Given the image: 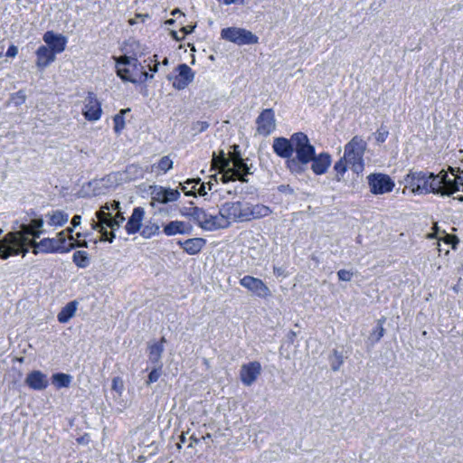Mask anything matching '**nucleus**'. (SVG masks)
Listing matches in <instances>:
<instances>
[{
  "instance_id": "37",
  "label": "nucleus",
  "mask_w": 463,
  "mask_h": 463,
  "mask_svg": "<svg viewBox=\"0 0 463 463\" xmlns=\"http://www.w3.org/2000/svg\"><path fill=\"white\" fill-rule=\"evenodd\" d=\"M160 231V227L158 224L156 223H150L144 226V228L141 231V235L144 238H150L155 234H158Z\"/></svg>"
},
{
  "instance_id": "35",
  "label": "nucleus",
  "mask_w": 463,
  "mask_h": 463,
  "mask_svg": "<svg viewBox=\"0 0 463 463\" xmlns=\"http://www.w3.org/2000/svg\"><path fill=\"white\" fill-rule=\"evenodd\" d=\"M73 262L80 268H85L89 264L88 253L83 250H77L72 256Z\"/></svg>"
},
{
  "instance_id": "14",
  "label": "nucleus",
  "mask_w": 463,
  "mask_h": 463,
  "mask_svg": "<svg viewBox=\"0 0 463 463\" xmlns=\"http://www.w3.org/2000/svg\"><path fill=\"white\" fill-rule=\"evenodd\" d=\"M257 133L261 136L270 135L276 128L274 111L271 109H264L256 119Z\"/></svg>"
},
{
  "instance_id": "47",
  "label": "nucleus",
  "mask_w": 463,
  "mask_h": 463,
  "mask_svg": "<svg viewBox=\"0 0 463 463\" xmlns=\"http://www.w3.org/2000/svg\"><path fill=\"white\" fill-rule=\"evenodd\" d=\"M112 390L115 391L118 395H121L124 390V383L121 378L115 377L112 380Z\"/></svg>"
},
{
  "instance_id": "61",
  "label": "nucleus",
  "mask_w": 463,
  "mask_h": 463,
  "mask_svg": "<svg viewBox=\"0 0 463 463\" xmlns=\"http://www.w3.org/2000/svg\"><path fill=\"white\" fill-rule=\"evenodd\" d=\"M158 65H159V62L156 60H155V64L153 66L149 65L150 71H152L154 72L157 71Z\"/></svg>"
},
{
  "instance_id": "62",
  "label": "nucleus",
  "mask_w": 463,
  "mask_h": 463,
  "mask_svg": "<svg viewBox=\"0 0 463 463\" xmlns=\"http://www.w3.org/2000/svg\"><path fill=\"white\" fill-rule=\"evenodd\" d=\"M446 239H447V240H446V242H447V243H452V242H453V241H457V238H456V237L451 236V235H448V234H446Z\"/></svg>"
},
{
  "instance_id": "17",
  "label": "nucleus",
  "mask_w": 463,
  "mask_h": 463,
  "mask_svg": "<svg viewBox=\"0 0 463 463\" xmlns=\"http://www.w3.org/2000/svg\"><path fill=\"white\" fill-rule=\"evenodd\" d=\"M176 71L178 74L175 77L173 86L177 90H184L194 80V73L185 63L179 64Z\"/></svg>"
},
{
  "instance_id": "10",
  "label": "nucleus",
  "mask_w": 463,
  "mask_h": 463,
  "mask_svg": "<svg viewBox=\"0 0 463 463\" xmlns=\"http://www.w3.org/2000/svg\"><path fill=\"white\" fill-rule=\"evenodd\" d=\"M405 187L410 188L413 194H425L430 193L429 173L410 172L404 178Z\"/></svg>"
},
{
  "instance_id": "16",
  "label": "nucleus",
  "mask_w": 463,
  "mask_h": 463,
  "mask_svg": "<svg viewBox=\"0 0 463 463\" xmlns=\"http://www.w3.org/2000/svg\"><path fill=\"white\" fill-rule=\"evenodd\" d=\"M82 113L86 119L90 121L99 119L102 109L100 103L94 93L89 92L87 98L85 99Z\"/></svg>"
},
{
  "instance_id": "11",
  "label": "nucleus",
  "mask_w": 463,
  "mask_h": 463,
  "mask_svg": "<svg viewBox=\"0 0 463 463\" xmlns=\"http://www.w3.org/2000/svg\"><path fill=\"white\" fill-rule=\"evenodd\" d=\"M222 38L239 45L251 44L258 42V37L242 28L228 27L221 32Z\"/></svg>"
},
{
  "instance_id": "32",
  "label": "nucleus",
  "mask_w": 463,
  "mask_h": 463,
  "mask_svg": "<svg viewBox=\"0 0 463 463\" xmlns=\"http://www.w3.org/2000/svg\"><path fill=\"white\" fill-rule=\"evenodd\" d=\"M52 383L57 388L68 387L71 382V376L63 373H54L52 377Z\"/></svg>"
},
{
  "instance_id": "52",
  "label": "nucleus",
  "mask_w": 463,
  "mask_h": 463,
  "mask_svg": "<svg viewBox=\"0 0 463 463\" xmlns=\"http://www.w3.org/2000/svg\"><path fill=\"white\" fill-rule=\"evenodd\" d=\"M77 247H88V242L86 241H78L76 242L66 243V248H70V250Z\"/></svg>"
},
{
  "instance_id": "40",
  "label": "nucleus",
  "mask_w": 463,
  "mask_h": 463,
  "mask_svg": "<svg viewBox=\"0 0 463 463\" xmlns=\"http://www.w3.org/2000/svg\"><path fill=\"white\" fill-rule=\"evenodd\" d=\"M346 164L344 157L337 161L334 166L335 171L336 172L335 179L340 181L346 171Z\"/></svg>"
},
{
  "instance_id": "44",
  "label": "nucleus",
  "mask_w": 463,
  "mask_h": 463,
  "mask_svg": "<svg viewBox=\"0 0 463 463\" xmlns=\"http://www.w3.org/2000/svg\"><path fill=\"white\" fill-rule=\"evenodd\" d=\"M99 210H104V212L109 213H111L110 211H115L116 213H118V210H121L120 202L114 200L111 203H106L100 207Z\"/></svg>"
},
{
  "instance_id": "31",
  "label": "nucleus",
  "mask_w": 463,
  "mask_h": 463,
  "mask_svg": "<svg viewBox=\"0 0 463 463\" xmlns=\"http://www.w3.org/2000/svg\"><path fill=\"white\" fill-rule=\"evenodd\" d=\"M77 310V302L71 301L69 302L57 316L58 321L60 323H67L76 313Z\"/></svg>"
},
{
  "instance_id": "24",
  "label": "nucleus",
  "mask_w": 463,
  "mask_h": 463,
  "mask_svg": "<svg viewBox=\"0 0 463 463\" xmlns=\"http://www.w3.org/2000/svg\"><path fill=\"white\" fill-rule=\"evenodd\" d=\"M144 215L145 211L142 207H136L133 210V213L125 226L128 234H135L140 230Z\"/></svg>"
},
{
  "instance_id": "15",
  "label": "nucleus",
  "mask_w": 463,
  "mask_h": 463,
  "mask_svg": "<svg viewBox=\"0 0 463 463\" xmlns=\"http://www.w3.org/2000/svg\"><path fill=\"white\" fill-rule=\"evenodd\" d=\"M240 284L259 298H267L270 296L269 288L258 278L244 276L241 279Z\"/></svg>"
},
{
  "instance_id": "39",
  "label": "nucleus",
  "mask_w": 463,
  "mask_h": 463,
  "mask_svg": "<svg viewBox=\"0 0 463 463\" xmlns=\"http://www.w3.org/2000/svg\"><path fill=\"white\" fill-rule=\"evenodd\" d=\"M117 68V74L118 76L123 80V81H129V82H137V80L130 77L129 75V70L126 68L125 66H120V64H116Z\"/></svg>"
},
{
  "instance_id": "28",
  "label": "nucleus",
  "mask_w": 463,
  "mask_h": 463,
  "mask_svg": "<svg viewBox=\"0 0 463 463\" xmlns=\"http://www.w3.org/2000/svg\"><path fill=\"white\" fill-rule=\"evenodd\" d=\"M148 350V364H151V366H163L161 358L165 348L162 343L150 344Z\"/></svg>"
},
{
  "instance_id": "3",
  "label": "nucleus",
  "mask_w": 463,
  "mask_h": 463,
  "mask_svg": "<svg viewBox=\"0 0 463 463\" xmlns=\"http://www.w3.org/2000/svg\"><path fill=\"white\" fill-rule=\"evenodd\" d=\"M97 220H91V228L101 234L100 241L112 242L115 239L114 231L118 229L121 225V221L112 219V213L99 210L95 213Z\"/></svg>"
},
{
  "instance_id": "36",
  "label": "nucleus",
  "mask_w": 463,
  "mask_h": 463,
  "mask_svg": "<svg viewBox=\"0 0 463 463\" xmlns=\"http://www.w3.org/2000/svg\"><path fill=\"white\" fill-rule=\"evenodd\" d=\"M329 361L332 370L338 371L344 363L343 355L341 353L335 349L329 357Z\"/></svg>"
},
{
  "instance_id": "58",
  "label": "nucleus",
  "mask_w": 463,
  "mask_h": 463,
  "mask_svg": "<svg viewBox=\"0 0 463 463\" xmlns=\"http://www.w3.org/2000/svg\"><path fill=\"white\" fill-rule=\"evenodd\" d=\"M112 219H118L123 222L125 221L124 213L121 210H118V213H116L115 216L112 215Z\"/></svg>"
},
{
  "instance_id": "57",
  "label": "nucleus",
  "mask_w": 463,
  "mask_h": 463,
  "mask_svg": "<svg viewBox=\"0 0 463 463\" xmlns=\"http://www.w3.org/2000/svg\"><path fill=\"white\" fill-rule=\"evenodd\" d=\"M62 232H65V235L68 234V238L70 241H75V238L72 235L73 227H68L67 229L63 230Z\"/></svg>"
},
{
  "instance_id": "21",
  "label": "nucleus",
  "mask_w": 463,
  "mask_h": 463,
  "mask_svg": "<svg viewBox=\"0 0 463 463\" xmlns=\"http://www.w3.org/2000/svg\"><path fill=\"white\" fill-rule=\"evenodd\" d=\"M272 148L279 156L287 158L288 160L291 159L294 153V142H292V137L290 139L286 137H275Z\"/></svg>"
},
{
  "instance_id": "1",
  "label": "nucleus",
  "mask_w": 463,
  "mask_h": 463,
  "mask_svg": "<svg viewBox=\"0 0 463 463\" xmlns=\"http://www.w3.org/2000/svg\"><path fill=\"white\" fill-rule=\"evenodd\" d=\"M234 152L230 153V156L226 157L223 151H221V156H216L213 153V163L214 167L219 168L222 174L223 183L229 181L240 180L242 183H247L246 176L251 175V165H248L237 149L239 146H233Z\"/></svg>"
},
{
  "instance_id": "19",
  "label": "nucleus",
  "mask_w": 463,
  "mask_h": 463,
  "mask_svg": "<svg viewBox=\"0 0 463 463\" xmlns=\"http://www.w3.org/2000/svg\"><path fill=\"white\" fill-rule=\"evenodd\" d=\"M228 226L229 222L224 219L220 208L217 214H212L206 212V216H204L201 228L205 231H215L219 229H225Z\"/></svg>"
},
{
  "instance_id": "46",
  "label": "nucleus",
  "mask_w": 463,
  "mask_h": 463,
  "mask_svg": "<svg viewBox=\"0 0 463 463\" xmlns=\"http://www.w3.org/2000/svg\"><path fill=\"white\" fill-rule=\"evenodd\" d=\"M389 136V131L385 127H381L375 133V139L378 143H383Z\"/></svg>"
},
{
  "instance_id": "29",
  "label": "nucleus",
  "mask_w": 463,
  "mask_h": 463,
  "mask_svg": "<svg viewBox=\"0 0 463 463\" xmlns=\"http://www.w3.org/2000/svg\"><path fill=\"white\" fill-rule=\"evenodd\" d=\"M48 225L53 227H61L69 221L68 213L61 210L52 211L45 214Z\"/></svg>"
},
{
  "instance_id": "18",
  "label": "nucleus",
  "mask_w": 463,
  "mask_h": 463,
  "mask_svg": "<svg viewBox=\"0 0 463 463\" xmlns=\"http://www.w3.org/2000/svg\"><path fill=\"white\" fill-rule=\"evenodd\" d=\"M43 40L46 43V46L53 51V53H61L65 50L67 38L60 33H55L52 31H47L43 36Z\"/></svg>"
},
{
  "instance_id": "38",
  "label": "nucleus",
  "mask_w": 463,
  "mask_h": 463,
  "mask_svg": "<svg viewBox=\"0 0 463 463\" xmlns=\"http://www.w3.org/2000/svg\"><path fill=\"white\" fill-rule=\"evenodd\" d=\"M163 366H151V372L148 374L147 380L146 382V385H150L158 381L162 374Z\"/></svg>"
},
{
  "instance_id": "33",
  "label": "nucleus",
  "mask_w": 463,
  "mask_h": 463,
  "mask_svg": "<svg viewBox=\"0 0 463 463\" xmlns=\"http://www.w3.org/2000/svg\"><path fill=\"white\" fill-rule=\"evenodd\" d=\"M130 109H121L119 113L116 114L113 118L114 121V131L117 134H119L122 129L125 128V120H124V114L128 112Z\"/></svg>"
},
{
  "instance_id": "20",
  "label": "nucleus",
  "mask_w": 463,
  "mask_h": 463,
  "mask_svg": "<svg viewBox=\"0 0 463 463\" xmlns=\"http://www.w3.org/2000/svg\"><path fill=\"white\" fill-rule=\"evenodd\" d=\"M261 372V366L259 362H251L243 364L241 368V380L243 384L250 386L259 377Z\"/></svg>"
},
{
  "instance_id": "8",
  "label": "nucleus",
  "mask_w": 463,
  "mask_h": 463,
  "mask_svg": "<svg viewBox=\"0 0 463 463\" xmlns=\"http://www.w3.org/2000/svg\"><path fill=\"white\" fill-rule=\"evenodd\" d=\"M249 203L247 202H227L221 205L222 214L229 222L248 221Z\"/></svg>"
},
{
  "instance_id": "9",
  "label": "nucleus",
  "mask_w": 463,
  "mask_h": 463,
  "mask_svg": "<svg viewBox=\"0 0 463 463\" xmlns=\"http://www.w3.org/2000/svg\"><path fill=\"white\" fill-rule=\"evenodd\" d=\"M23 239L19 233L8 232L2 240H0V258L8 259L12 255H24L22 248Z\"/></svg>"
},
{
  "instance_id": "56",
  "label": "nucleus",
  "mask_w": 463,
  "mask_h": 463,
  "mask_svg": "<svg viewBox=\"0 0 463 463\" xmlns=\"http://www.w3.org/2000/svg\"><path fill=\"white\" fill-rule=\"evenodd\" d=\"M81 217L80 215H74L71 219L72 227H78L80 224Z\"/></svg>"
},
{
  "instance_id": "60",
  "label": "nucleus",
  "mask_w": 463,
  "mask_h": 463,
  "mask_svg": "<svg viewBox=\"0 0 463 463\" xmlns=\"http://www.w3.org/2000/svg\"><path fill=\"white\" fill-rule=\"evenodd\" d=\"M200 439L194 435L190 437V444L188 447H193L194 444L199 443Z\"/></svg>"
},
{
  "instance_id": "42",
  "label": "nucleus",
  "mask_w": 463,
  "mask_h": 463,
  "mask_svg": "<svg viewBox=\"0 0 463 463\" xmlns=\"http://www.w3.org/2000/svg\"><path fill=\"white\" fill-rule=\"evenodd\" d=\"M384 321H385L384 318L379 319L377 322L376 328L372 333V337H374L375 338L374 340L376 342L379 341L384 335V328L383 326V324L384 323Z\"/></svg>"
},
{
  "instance_id": "53",
  "label": "nucleus",
  "mask_w": 463,
  "mask_h": 463,
  "mask_svg": "<svg viewBox=\"0 0 463 463\" xmlns=\"http://www.w3.org/2000/svg\"><path fill=\"white\" fill-rule=\"evenodd\" d=\"M195 207L196 206L184 207L181 210V214L183 216H185V217H188V218L192 219V217L194 215V210H195Z\"/></svg>"
},
{
  "instance_id": "50",
  "label": "nucleus",
  "mask_w": 463,
  "mask_h": 463,
  "mask_svg": "<svg viewBox=\"0 0 463 463\" xmlns=\"http://www.w3.org/2000/svg\"><path fill=\"white\" fill-rule=\"evenodd\" d=\"M209 128V124L206 121H197L194 123L192 129L195 133H202L205 131Z\"/></svg>"
},
{
  "instance_id": "22",
  "label": "nucleus",
  "mask_w": 463,
  "mask_h": 463,
  "mask_svg": "<svg viewBox=\"0 0 463 463\" xmlns=\"http://www.w3.org/2000/svg\"><path fill=\"white\" fill-rule=\"evenodd\" d=\"M25 383L33 390L42 391L48 386V377L41 371L34 370L27 374Z\"/></svg>"
},
{
  "instance_id": "34",
  "label": "nucleus",
  "mask_w": 463,
  "mask_h": 463,
  "mask_svg": "<svg viewBox=\"0 0 463 463\" xmlns=\"http://www.w3.org/2000/svg\"><path fill=\"white\" fill-rule=\"evenodd\" d=\"M200 178L187 179L184 184H181V189L186 195H194L196 194V184H199Z\"/></svg>"
},
{
  "instance_id": "2",
  "label": "nucleus",
  "mask_w": 463,
  "mask_h": 463,
  "mask_svg": "<svg viewBox=\"0 0 463 463\" xmlns=\"http://www.w3.org/2000/svg\"><path fill=\"white\" fill-rule=\"evenodd\" d=\"M292 142H294L296 156L288 160L287 165L291 172L301 173L313 159L316 149L314 146L310 144L307 136L303 132L293 134Z\"/></svg>"
},
{
  "instance_id": "7",
  "label": "nucleus",
  "mask_w": 463,
  "mask_h": 463,
  "mask_svg": "<svg viewBox=\"0 0 463 463\" xmlns=\"http://www.w3.org/2000/svg\"><path fill=\"white\" fill-rule=\"evenodd\" d=\"M43 219L42 218L33 219L29 224H21L19 231L13 232L14 233H19L23 239L22 248L24 250V256L29 251V241L40 238L44 232L43 229Z\"/></svg>"
},
{
  "instance_id": "41",
  "label": "nucleus",
  "mask_w": 463,
  "mask_h": 463,
  "mask_svg": "<svg viewBox=\"0 0 463 463\" xmlns=\"http://www.w3.org/2000/svg\"><path fill=\"white\" fill-rule=\"evenodd\" d=\"M204 216H206V211L203 208L195 207V210H194V215L192 217V220L199 226L201 227L203 224V221L204 219Z\"/></svg>"
},
{
  "instance_id": "63",
  "label": "nucleus",
  "mask_w": 463,
  "mask_h": 463,
  "mask_svg": "<svg viewBox=\"0 0 463 463\" xmlns=\"http://www.w3.org/2000/svg\"><path fill=\"white\" fill-rule=\"evenodd\" d=\"M184 14L181 12V10H180V9H178V8L174 9V10L172 11V13H171V14H172V15H175V14Z\"/></svg>"
},
{
  "instance_id": "43",
  "label": "nucleus",
  "mask_w": 463,
  "mask_h": 463,
  "mask_svg": "<svg viewBox=\"0 0 463 463\" xmlns=\"http://www.w3.org/2000/svg\"><path fill=\"white\" fill-rule=\"evenodd\" d=\"M157 167L165 173L173 167V161L169 156H165L159 160Z\"/></svg>"
},
{
  "instance_id": "30",
  "label": "nucleus",
  "mask_w": 463,
  "mask_h": 463,
  "mask_svg": "<svg viewBox=\"0 0 463 463\" xmlns=\"http://www.w3.org/2000/svg\"><path fill=\"white\" fill-rule=\"evenodd\" d=\"M270 213V209L266 205L251 204L249 203L248 221L268 216Z\"/></svg>"
},
{
  "instance_id": "5",
  "label": "nucleus",
  "mask_w": 463,
  "mask_h": 463,
  "mask_svg": "<svg viewBox=\"0 0 463 463\" xmlns=\"http://www.w3.org/2000/svg\"><path fill=\"white\" fill-rule=\"evenodd\" d=\"M66 241L65 232H60L56 238H44L38 242L35 240H31L28 243V247L33 248V253L35 255L40 252H69L70 248H66Z\"/></svg>"
},
{
  "instance_id": "45",
  "label": "nucleus",
  "mask_w": 463,
  "mask_h": 463,
  "mask_svg": "<svg viewBox=\"0 0 463 463\" xmlns=\"http://www.w3.org/2000/svg\"><path fill=\"white\" fill-rule=\"evenodd\" d=\"M196 185H199V187L196 188V193L198 194L203 196V195L207 194L206 188L208 189V191H211L213 189V183H212V182L201 183V181H200L199 184H196Z\"/></svg>"
},
{
  "instance_id": "6",
  "label": "nucleus",
  "mask_w": 463,
  "mask_h": 463,
  "mask_svg": "<svg viewBox=\"0 0 463 463\" xmlns=\"http://www.w3.org/2000/svg\"><path fill=\"white\" fill-rule=\"evenodd\" d=\"M430 193L440 194L442 196H449L459 190L458 183L448 178L446 171L441 170L439 175L429 173Z\"/></svg>"
},
{
  "instance_id": "23",
  "label": "nucleus",
  "mask_w": 463,
  "mask_h": 463,
  "mask_svg": "<svg viewBox=\"0 0 463 463\" xmlns=\"http://www.w3.org/2000/svg\"><path fill=\"white\" fill-rule=\"evenodd\" d=\"M310 163L311 169L316 175H323L331 165V156L326 152L320 153L317 156L315 153Z\"/></svg>"
},
{
  "instance_id": "54",
  "label": "nucleus",
  "mask_w": 463,
  "mask_h": 463,
  "mask_svg": "<svg viewBox=\"0 0 463 463\" xmlns=\"http://www.w3.org/2000/svg\"><path fill=\"white\" fill-rule=\"evenodd\" d=\"M18 53V48L12 44L9 46V48L7 49V52L5 53L6 57H9V58H14Z\"/></svg>"
},
{
  "instance_id": "48",
  "label": "nucleus",
  "mask_w": 463,
  "mask_h": 463,
  "mask_svg": "<svg viewBox=\"0 0 463 463\" xmlns=\"http://www.w3.org/2000/svg\"><path fill=\"white\" fill-rule=\"evenodd\" d=\"M354 273L351 270L347 269H340L337 271L338 279L341 281H351L353 279Z\"/></svg>"
},
{
  "instance_id": "27",
  "label": "nucleus",
  "mask_w": 463,
  "mask_h": 463,
  "mask_svg": "<svg viewBox=\"0 0 463 463\" xmlns=\"http://www.w3.org/2000/svg\"><path fill=\"white\" fill-rule=\"evenodd\" d=\"M205 243L206 241L203 238H192L187 239L184 241L178 242L184 250L190 255H195L199 253Z\"/></svg>"
},
{
  "instance_id": "55",
  "label": "nucleus",
  "mask_w": 463,
  "mask_h": 463,
  "mask_svg": "<svg viewBox=\"0 0 463 463\" xmlns=\"http://www.w3.org/2000/svg\"><path fill=\"white\" fill-rule=\"evenodd\" d=\"M194 25L193 26H183L182 29L180 30V33L184 35V37L188 34V33H191L194 29Z\"/></svg>"
},
{
  "instance_id": "4",
  "label": "nucleus",
  "mask_w": 463,
  "mask_h": 463,
  "mask_svg": "<svg viewBox=\"0 0 463 463\" xmlns=\"http://www.w3.org/2000/svg\"><path fill=\"white\" fill-rule=\"evenodd\" d=\"M366 149V143L359 137H354L345 146L344 159L355 173L364 170V154Z\"/></svg>"
},
{
  "instance_id": "59",
  "label": "nucleus",
  "mask_w": 463,
  "mask_h": 463,
  "mask_svg": "<svg viewBox=\"0 0 463 463\" xmlns=\"http://www.w3.org/2000/svg\"><path fill=\"white\" fill-rule=\"evenodd\" d=\"M171 35L178 42L182 41L184 38L183 34L180 36L179 33L175 31H172Z\"/></svg>"
},
{
  "instance_id": "26",
  "label": "nucleus",
  "mask_w": 463,
  "mask_h": 463,
  "mask_svg": "<svg viewBox=\"0 0 463 463\" xmlns=\"http://www.w3.org/2000/svg\"><path fill=\"white\" fill-rule=\"evenodd\" d=\"M192 226L182 221H172L164 226L163 232L166 236H174L176 234H189Z\"/></svg>"
},
{
  "instance_id": "13",
  "label": "nucleus",
  "mask_w": 463,
  "mask_h": 463,
  "mask_svg": "<svg viewBox=\"0 0 463 463\" xmlns=\"http://www.w3.org/2000/svg\"><path fill=\"white\" fill-rule=\"evenodd\" d=\"M370 191L374 194L391 192L394 187L393 181L384 174H372L368 177Z\"/></svg>"
},
{
  "instance_id": "51",
  "label": "nucleus",
  "mask_w": 463,
  "mask_h": 463,
  "mask_svg": "<svg viewBox=\"0 0 463 463\" xmlns=\"http://www.w3.org/2000/svg\"><path fill=\"white\" fill-rule=\"evenodd\" d=\"M137 59L131 58L128 56H121L117 60V64H120V66H127V65H136Z\"/></svg>"
},
{
  "instance_id": "25",
  "label": "nucleus",
  "mask_w": 463,
  "mask_h": 463,
  "mask_svg": "<svg viewBox=\"0 0 463 463\" xmlns=\"http://www.w3.org/2000/svg\"><path fill=\"white\" fill-rule=\"evenodd\" d=\"M36 57V66L42 70L55 61L53 51L50 50L46 45H41L37 49Z\"/></svg>"
},
{
  "instance_id": "49",
  "label": "nucleus",
  "mask_w": 463,
  "mask_h": 463,
  "mask_svg": "<svg viewBox=\"0 0 463 463\" xmlns=\"http://www.w3.org/2000/svg\"><path fill=\"white\" fill-rule=\"evenodd\" d=\"M26 99V95L23 90H19L12 96L13 102L16 105H22Z\"/></svg>"
},
{
  "instance_id": "12",
  "label": "nucleus",
  "mask_w": 463,
  "mask_h": 463,
  "mask_svg": "<svg viewBox=\"0 0 463 463\" xmlns=\"http://www.w3.org/2000/svg\"><path fill=\"white\" fill-rule=\"evenodd\" d=\"M180 195V192L177 189L155 186L151 192V205L156 207L157 203L166 204L176 202Z\"/></svg>"
},
{
  "instance_id": "64",
  "label": "nucleus",
  "mask_w": 463,
  "mask_h": 463,
  "mask_svg": "<svg viewBox=\"0 0 463 463\" xmlns=\"http://www.w3.org/2000/svg\"><path fill=\"white\" fill-rule=\"evenodd\" d=\"M458 183V185L459 184H462L463 185V175H457V180H456Z\"/></svg>"
}]
</instances>
